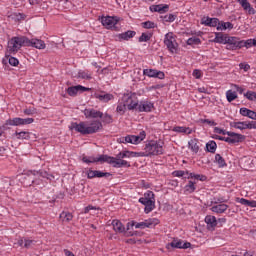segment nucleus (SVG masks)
<instances>
[{
    "label": "nucleus",
    "mask_w": 256,
    "mask_h": 256,
    "mask_svg": "<svg viewBox=\"0 0 256 256\" xmlns=\"http://www.w3.org/2000/svg\"><path fill=\"white\" fill-rule=\"evenodd\" d=\"M226 49L229 51H235L237 49H241V40L237 37L228 36L226 39Z\"/></svg>",
    "instance_id": "obj_11"
},
{
    "label": "nucleus",
    "mask_w": 256,
    "mask_h": 256,
    "mask_svg": "<svg viewBox=\"0 0 256 256\" xmlns=\"http://www.w3.org/2000/svg\"><path fill=\"white\" fill-rule=\"evenodd\" d=\"M237 203H240L241 205H245V207H256V201L255 200H247L245 198H236Z\"/></svg>",
    "instance_id": "obj_32"
},
{
    "label": "nucleus",
    "mask_w": 256,
    "mask_h": 256,
    "mask_svg": "<svg viewBox=\"0 0 256 256\" xmlns=\"http://www.w3.org/2000/svg\"><path fill=\"white\" fill-rule=\"evenodd\" d=\"M240 69H243V71L247 72L249 69H251V66L248 63H240L239 64Z\"/></svg>",
    "instance_id": "obj_56"
},
{
    "label": "nucleus",
    "mask_w": 256,
    "mask_h": 256,
    "mask_svg": "<svg viewBox=\"0 0 256 256\" xmlns=\"http://www.w3.org/2000/svg\"><path fill=\"white\" fill-rule=\"evenodd\" d=\"M97 209H99V208H97L93 205H89V206L84 208V213L87 214V213H89V211H93V210H97Z\"/></svg>",
    "instance_id": "obj_58"
},
{
    "label": "nucleus",
    "mask_w": 256,
    "mask_h": 256,
    "mask_svg": "<svg viewBox=\"0 0 256 256\" xmlns=\"http://www.w3.org/2000/svg\"><path fill=\"white\" fill-rule=\"evenodd\" d=\"M143 75L154 79H165V73L157 69H144Z\"/></svg>",
    "instance_id": "obj_13"
},
{
    "label": "nucleus",
    "mask_w": 256,
    "mask_h": 256,
    "mask_svg": "<svg viewBox=\"0 0 256 256\" xmlns=\"http://www.w3.org/2000/svg\"><path fill=\"white\" fill-rule=\"evenodd\" d=\"M83 163H108L109 165H112L116 169H121L122 167H131V163H129L127 160H123L119 157V153L116 155V157H111L109 155H100L98 158L95 157H87L84 156L82 158Z\"/></svg>",
    "instance_id": "obj_2"
},
{
    "label": "nucleus",
    "mask_w": 256,
    "mask_h": 256,
    "mask_svg": "<svg viewBox=\"0 0 256 256\" xmlns=\"http://www.w3.org/2000/svg\"><path fill=\"white\" fill-rule=\"evenodd\" d=\"M247 129H256V122L255 121H251L249 123H247Z\"/></svg>",
    "instance_id": "obj_62"
},
{
    "label": "nucleus",
    "mask_w": 256,
    "mask_h": 256,
    "mask_svg": "<svg viewBox=\"0 0 256 256\" xmlns=\"http://www.w3.org/2000/svg\"><path fill=\"white\" fill-rule=\"evenodd\" d=\"M172 131L175 133H184V135H191L193 133V130L189 127L184 126H175Z\"/></svg>",
    "instance_id": "obj_29"
},
{
    "label": "nucleus",
    "mask_w": 256,
    "mask_h": 256,
    "mask_svg": "<svg viewBox=\"0 0 256 256\" xmlns=\"http://www.w3.org/2000/svg\"><path fill=\"white\" fill-rule=\"evenodd\" d=\"M227 29H233V23L223 22L217 26V31H225Z\"/></svg>",
    "instance_id": "obj_37"
},
{
    "label": "nucleus",
    "mask_w": 256,
    "mask_h": 256,
    "mask_svg": "<svg viewBox=\"0 0 256 256\" xmlns=\"http://www.w3.org/2000/svg\"><path fill=\"white\" fill-rule=\"evenodd\" d=\"M25 115H33V113H35V110L31 109V108H27L24 110Z\"/></svg>",
    "instance_id": "obj_63"
},
{
    "label": "nucleus",
    "mask_w": 256,
    "mask_h": 256,
    "mask_svg": "<svg viewBox=\"0 0 256 256\" xmlns=\"http://www.w3.org/2000/svg\"><path fill=\"white\" fill-rule=\"evenodd\" d=\"M214 133H217L218 135H227V133H229V131L223 130L219 127H215L214 128Z\"/></svg>",
    "instance_id": "obj_52"
},
{
    "label": "nucleus",
    "mask_w": 256,
    "mask_h": 256,
    "mask_svg": "<svg viewBox=\"0 0 256 256\" xmlns=\"http://www.w3.org/2000/svg\"><path fill=\"white\" fill-rule=\"evenodd\" d=\"M244 97H246L248 101H256V92L247 91L246 93H244Z\"/></svg>",
    "instance_id": "obj_46"
},
{
    "label": "nucleus",
    "mask_w": 256,
    "mask_h": 256,
    "mask_svg": "<svg viewBox=\"0 0 256 256\" xmlns=\"http://www.w3.org/2000/svg\"><path fill=\"white\" fill-rule=\"evenodd\" d=\"M242 47H246V49L256 47V39L241 40V49Z\"/></svg>",
    "instance_id": "obj_33"
},
{
    "label": "nucleus",
    "mask_w": 256,
    "mask_h": 256,
    "mask_svg": "<svg viewBox=\"0 0 256 256\" xmlns=\"http://www.w3.org/2000/svg\"><path fill=\"white\" fill-rule=\"evenodd\" d=\"M154 107L155 106L152 102L141 101L138 105L137 111H139V113H151Z\"/></svg>",
    "instance_id": "obj_16"
},
{
    "label": "nucleus",
    "mask_w": 256,
    "mask_h": 256,
    "mask_svg": "<svg viewBox=\"0 0 256 256\" xmlns=\"http://www.w3.org/2000/svg\"><path fill=\"white\" fill-rule=\"evenodd\" d=\"M15 137L17 139H26V140H29L31 139V133L29 132H25V131H22V132H15Z\"/></svg>",
    "instance_id": "obj_38"
},
{
    "label": "nucleus",
    "mask_w": 256,
    "mask_h": 256,
    "mask_svg": "<svg viewBox=\"0 0 256 256\" xmlns=\"http://www.w3.org/2000/svg\"><path fill=\"white\" fill-rule=\"evenodd\" d=\"M174 177H186V175H189V171H183V170H176L173 172Z\"/></svg>",
    "instance_id": "obj_48"
},
{
    "label": "nucleus",
    "mask_w": 256,
    "mask_h": 256,
    "mask_svg": "<svg viewBox=\"0 0 256 256\" xmlns=\"http://www.w3.org/2000/svg\"><path fill=\"white\" fill-rule=\"evenodd\" d=\"M227 38H228L227 35L220 33V32H216L215 38H214V43H220V44L226 45Z\"/></svg>",
    "instance_id": "obj_28"
},
{
    "label": "nucleus",
    "mask_w": 256,
    "mask_h": 256,
    "mask_svg": "<svg viewBox=\"0 0 256 256\" xmlns=\"http://www.w3.org/2000/svg\"><path fill=\"white\" fill-rule=\"evenodd\" d=\"M192 75L195 77V79H201V77H203V73L199 69L193 70Z\"/></svg>",
    "instance_id": "obj_51"
},
{
    "label": "nucleus",
    "mask_w": 256,
    "mask_h": 256,
    "mask_svg": "<svg viewBox=\"0 0 256 256\" xmlns=\"http://www.w3.org/2000/svg\"><path fill=\"white\" fill-rule=\"evenodd\" d=\"M33 118H13L6 120L5 125H10L12 127H19L21 125H31L33 123Z\"/></svg>",
    "instance_id": "obj_9"
},
{
    "label": "nucleus",
    "mask_w": 256,
    "mask_h": 256,
    "mask_svg": "<svg viewBox=\"0 0 256 256\" xmlns=\"http://www.w3.org/2000/svg\"><path fill=\"white\" fill-rule=\"evenodd\" d=\"M219 25H221L219 23V19H217V18H210V26L209 27H217Z\"/></svg>",
    "instance_id": "obj_53"
},
{
    "label": "nucleus",
    "mask_w": 256,
    "mask_h": 256,
    "mask_svg": "<svg viewBox=\"0 0 256 256\" xmlns=\"http://www.w3.org/2000/svg\"><path fill=\"white\" fill-rule=\"evenodd\" d=\"M227 209H229V205L227 204H217V205H213L210 210L213 212V213H218V214H221V213H225L227 211Z\"/></svg>",
    "instance_id": "obj_23"
},
{
    "label": "nucleus",
    "mask_w": 256,
    "mask_h": 256,
    "mask_svg": "<svg viewBox=\"0 0 256 256\" xmlns=\"http://www.w3.org/2000/svg\"><path fill=\"white\" fill-rule=\"evenodd\" d=\"M237 2L239 3V5H241L244 11H247L248 15H255V8L251 6L249 0H237Z\"/></svg>",
    "instance_id": "obj_19"
},
{
    "label": "nucleus",
    "mask_w": 256,
    "mask_h": 256,
    "mask_svg": "<svg viewBox=\"0 0 256 256\" xmlns=\"http://www.w3.org/2000/svg\"><path fill=\"white\" fill-rule=\"evenodd\" d=\"M22 47H27V37H13L8 41V53H17Z\"/></svg>",
    "instance_id": "obj_5"
},
{
    "label": "nucleus",
    "mask_w": 256,
    "mask_h": 256,
    "mask_svg": "<svg viewBox=\"0 0 256 256\" xmlns=\"http://www.w3.org/2000/svg\"><path fill=\"white\" fill-rule=\"evenodd\" d=\"M84 115L86 119H100L103 117V112L95 110L93 108H86L84 110Z\"/></svg>",
    "instance_id": "obj_17"
},
{
    "label": "nucleus",
    "mask_w": 256,
    "mask_h": 256,
    "mask_svg": "<svg viewBox=\"0 0 256 256\" xmlns=\"http://www.w3.org/2000/svg\"><path fill=\"white\" fill-rule=\"evenodd\" d=\"M96 99H99L102 103H109V101H113L114 96L110 93H102L96 94Z\"/></svg>",
    "instance_id": "obj_25"
},
{
    "label": "nucleus",
    "mask_w": 256,
    "mask_h": 256,
    "mask_svg": "<svg viewBox=\"0 0 256 256\" xmlns=\"http://www.w3.org/2000/svg\"><path fill=\"white\" fill-rule=\"evenodd\" d=\"M95 177L101 178V177H111V173L109 172H102L99 170H95Z\"/></svg>",
    "instance_id": "obj_49"
},
{
    "label": "nucleus",
    "mask_w": 256,
    "mask_h": 256,
    "mask_svg": "<svg viewBox=\"0 0 256 256\" xmlns=\"http://www.w3.org/2000/svg\"><path fill=\"white\" fill-rule=\"evenodd\" d=\"M137 33L135 31L128 30L124 33L118 35V39H122L123 41H129V39H133V36Z\"/></svg>",
    "instance_id": "obj_31"
},
{
    "label": "nucleus",
    "mask_w": 256,
    "mask_h": 256,
    "mask_svg": "<svg viewBox=\"0 0 256 256\" xmlns=\"http://www.w3.org/2000/svg\"><path fill=\"white\" fill-rule=\"evenodd\" d=\"M138 201L145 206L144 213L146 214L151 213L155 209V193L153 191H147Z\"/></svg>",
    "instance_id": "obj_4"
},
{
    "label": "nucleus",
    "mask_w": 256,
    "mask_h": 256,
    "mask_svg": "<svg viewBox=\"0 0 256 256\" xmlns=\"http://www.w3.org/2000/svg\"><path fill=\"white\" fill-rule=\"evenodd\" d=\"M226 99H227L228 103H231V102L235 101V99H237V92H233L232 90H228L226 92Z\"/></svg>",
    "instance_id": "obj_40"
},
{
    "label": "nucleus",
    "mask_w": 256,
    "mask_h": 256,
    "mask_svg": "<svg viewBox=\"0 0 256 256\" xmlns=\"http://www.w3.org/2000/svg\"><path fill=\"white\" fill-rule=\"evenodd\" d=\"M215 161L218 164V167H227V163L225 162V159L222 158L221 154L215 155Z\"/></svg>",
    "instance_id": "obj_41"
},
{
    "label": "nucleus",
    "mask_w": 256,
    "mask_h": 256,
    "mask_svg": "<svg viewBox=\"0 0 256 256\" xmlns=\"http://www.w3.org/2000/svg\"><path fill=\"white\" fill-rule=\"evenodd\" d=\"M240 115H242V117H248L249 119L256 121V112L249 110L248 108H240Z\"/></svg>",
    "instance_id": "obj_24"
},
{
    "label": "nucleus",
    "mask_w": 256,
    "mask_h": 256,
    "mask_svg": "<svg viewBox=\"0 0 256 256\" xmlns=\"http://www.w3.org/2000/svg\"><path fill=\"white\" fill-rule=\"evenodd\" d=\"M116 111L120 115H125V112L127 111V103L123 100L119 102L117 105Z\"/></svg>",
    "instance_id": "obj_35"
},
{
    "label": "nucleus",
    "mask_w": 256,
    "mask_h": 256,
    "mask_svg": "<svg viewBox=\"0 0 256 256\" xmlns=\"http://www.w3.org/2000/svg\"><path fill=\"white\" fill-rule=\"evenodd\" d=\"M205 223L208 231H213L217 227V218L213 215H207L205 217Z\"/></svg>",
    "instance_id": "obj_21"
},
{
    "label": "nucleus",
    "mask_w": 256,
    "mask_h": 256,
    "mask_svg": "<svg viewBox=\"0 0 256 256\" xmlns=\"http://www.w3.org/2000/svg\"><path fill=\"white\" fill-rule=\"evenodd\" d=\"M78 77L80 79H86L87 81H90V79H92L91 73H89V71H79Z\"/></svg>",
    "instance_id": "obj_43"
},
{
    "label": "nucleus",
    "mask_w": 256,
    "mask_h": 256,
    "mask_svg": "<svg viewBox=\"0 0 256 256\" xmlns=\"http://www.w3.org/2000/svg\"><path fill=\"white\" fill-rule=\"evenodd\" d=\"M228 137H226L225 142L230 144L241 143L245 141V135L237 134L235 132H227Z\"/></svg>",
    "instance_id": "obj_12"
},
{
    "label": "nucleus",
    "mask_w": 256,
    "mask_h": 256,
    "mask_svg": "<svg viewBox=\"0 0 256 256\" xmlns=\"http://www.w3.org/2000/svg\"><path fill=\"white\" fill-rule=\"evenodd\" d=\"M26 47H35V49H45V42L37 38H32L31 40L27 38Z\"/></svg>",
    "instance_id": "obj_18"
},
{
    "label": "nucleus",
    "mask_w": 256,
    "mask_h": 256,
    "mask_svg": "<svg viewBox=\"0 0 256 256\" xmlns=\"http://www.w3.org/2000/svg\"><path fill=\"white\" fill-rule=\"evenodd\" d=\"M33 175H40V177H47V172L34 171Z\"/></svg>",
    "instance_id": "obj_64"
},
{
    "label": "nucleus",
    "mask_w": 256,
    "mask_h": 256,
    "mask_svg": "<svg viewBox=\"0 0 256 256\" xmlns=\"http://www.w3.org/2000/svg\"><path fill=\"white\" fill-rule=\"evenodd\" d=\"M164 45H166L170 53H177L179 44L177 43V36L173 32H168L164 36Z\"/></svg>",
    "instance_id": "obj_6"
},
{
    "label": "nucleus",
    "mask_w": 256,
    "mask_h": 256,
    "mask_svg": "<svg viewBox=\"0 0 256 256\" xmlns=\"http://www.w3.org/2000/svg\"><path fill=\"white\" fill-rule=\"evenodd\" d=\"M33 245H35V240H24V247H26V249H29V247H33Z\"/></svg>",
    "instance_id": "obj_54"
},
{
    "label": "nucleus",
    "mask_w": 256,
    "mask_h": 256,
    "mask_svg": "<svg viewBox=\"0 0 256 256\" xmlns=\"http://www.w3.org/2000/svg\"><path fill=\"white\" fill-rule=\"evenodd\" d=\"M101 23L106 29H113L117 23H119V18L106 16L101 18Z\"/></svg>",
    "instance_id": "obj_14"
},
{
    "label": "nucleus",
    "mask_w": 256,
    "mask_h": 256,
    "mask_svg": "<svg viewBox=\"0 0 256 256\" xmlns=\"http://www.w3.org/2000/svg\"><path fill=\"white\" fill-rule=\"evenodd\" d=\"M231 127H234V129H240V131H243L247 129V122H233L231 123Z\"/></svg>",
    "instance_id": "obj_39"
},
{
    "label": "nucleus",
    "mask_w": 256,
    "mask_h": 256,
    "mask_svg": "<svg viewBox=\"0 0 256 256\" xmlns=\"http://www.w3.org/2000/svg\"><path fill=\"white\" fill-rule=\"evenodd\" d=\"M141 25L143 29H155V27H157V24H155V22L152 21L142 22Z\"/></svg>",
    "instance_id": "obj_45"
},
{
    "label": "nucleus",
    "mask_w": 256,
    "mask_h": 256,
    "mask_svg": "<svg viewBox=\"0 0 256 256\" xmlns=\"http://www.w3.org/2000/svg\"><path fill=\"white\" fill-rule=\"evenodd\" d=\"M112 227L116 233H125V226L119 220H113Z\"/></svg>",
    "instance_id": "obj_27"
},
{
    "label": "nucleus",
    "mask_w": 256,
    "mask_h": 256,
    "mask_svg": "<svg viewBox=\"0 0 256 256\" xmlns=\"http://www.w3.org/2000/svg\"><path fill=\"white\" fill-rule=\"evenodd\" d=\"M100 119H102V122H104L106 125L113 123V116L107 113L102 114V117Z\"/></svg>",
    "instance_id": "obj_44"
},
{
    "label": "nucleus",
    "mask_w": 256,
    "mask_h": 256,
    "mask_svg": "<svg viewBox=\"0 0 256 256\" xmlns=\"http://www.w3.org/2000/svg\"><path fill=\"white\" fill-rule=\"evenodd\" d=\"M163 144L155 140L148 141L144 146L143 152H133V151H122L119 152V157L124 159H131L133 157H153L155 155H163Z\"/></svg>",
    "instance_id": "obj_1"
},
{
    "label": "nucleus",
    "mask_w": 256,
    "mask_h": 256,
    "mask_svg": "<svg viewBox=\"0 0 256 256\" xmlns=\"http://www.w3.org/2000/svg\"><path fill=\"white\" fill-rule=\"evenodd\" d=\"M233 88H234L238 93H240V95H243V93H244V91H245V89H243L242 87H240V86L237 85V84H234V85H233Z\"/></svg>",
    "instance_id": "obj_60"
},
{
    "label": "nucleus",
    "mask_w": 256,
    "mask_h": 256,
    "mask_svg": "<svg viewBox=\"0 0 256 256\" xmlns=\"http://www.w3.org/2000/svg\"><path fill=\"white\" fill-rule=\"evenodd\" d=\"M122 101H125L126 107L129 111H133V109H138L139 103L133 101V98L129 95H124Z\"/></svg>",
    "instance_id": "obj_20"
},
{
    "label": "nucleus",
    "mask_w": 256,
    "mask_h": 256,
    "mask_svg": "<svg viewBox=\"0 0 256 256\" xmlns=\"http://www.w3.org/2000/svg\"><path fill=\"white\" fill-rule=\"evenodd\" d=\"M201 39L197 37H191L187 40V45H200Z\"/></svg>",
    "instance_id": "obj_47"
},
{
    "label": "nucleus",
    "mask_w": 256,
    "mask_h": 256,
    "mask_svg": "<svg viewBox=\"0 0 256 256\" xmlns=\"http://www.w3.org/2000/svg\"><path fill=\"white\" fill-rule=\"evenodd\" d=\"M87 91H91V88H87L82 85L71 86L67 89V93L70 97H77L78 95H81V93H85Z\"/></svg>",
    "instance_id": "obj_10"
},
{
    "label": "nucleus",
    "mask_w": 256,
    "mask_h": 256,
    "mask_svg": "<svg viewBox=\"0 0 256 256\" xmlns=\"http://www.w3.org/2000/svg\"><path fill=\"white\" fill-rule=\"evenodd\" d=\"M161 18L163 19V21H165V23H173V21L177 19V15L167 14L165 16H161Z\"/></svg>",
    "instance_id": "obj_42"
},
{
    "label": "nucleus",
    "mask_w": 256,
    "mask_h": 256,
    "mask_svg": "<svg viewBox=\"0 0 256 256\" xmlns=\"http://www.w3.org/2000/svg\"><path fill=\"white\" fill-rule=\"evenodd\" d=\"M159 225V219L149 218L143 222H132V227L135 229H153V227Z\"/></svg>",
    "instance_id": "obj_8"
},
{
    "label": "nucleus",
    "mask_w": 256,
    "mask_h": 256,
    "mask_svg": "<svg viewBox=\"0 0 256 256\" xmlns=\"http://www.w3.org/2000/svg\"><path fill=\"white\" fill-rule=\"evenodd\" d=\"M201 123H207V125H210V127H215V125H217L215 121L209 119H202Z\"/></svg>",
    "instance_id": "obj_57"
},
{
    "label": "nucleus",
    "mask_w": 256,
    "mask_h": 256,
    "mask_svg": "<svg viewBox=\"0 0 256 256\" xmlns=\"http://www.w3.org/2000/svg\"><path fill=\"white\" fill-rule=\"evenodd\" d=\"M71 129L82 135H93V133H97V131L103 129V124L99 120H93L90 125L87 122L73 123Z\"/></svg>",
    "instance_id": "obj_3"
},
{
    "label": "nucleus",
    "mask_w": 256,
    "mask_h": 256,
    "mask_svg": "<svg viewBox=\"0 0 256 256\" xmlns=\"http://www.w3.org/2000/svg\"><path fill=\"white\" fill-rule=\"evenodd\" d=\"M147 137L145 131H141L139 135H127L119 139L120 143H131L132 145H139Z\"/></svg>",
    "instance_id": "obj_7"
},
{
    "label": "nucleus",
    "mask_w": 256,
    "mask_h": 256,
    "mask_svg": "<svg viewBox=\"0 0 256 256\" xmlns=\"http://www.w3.org/2000/svg\"><path fill=\"white\" fill-rule=\"evenodd\" d=\"M194 179H197L198 181H207V176L196 174Z\"/></svg>",
    "instance_id": "obj_61"
},
{
    "label": "nucleus",
    "mask_w": 256,
    "mask_h": 256,
    "mask_svg": "<svg viewBox=\"0 0 256 256\" xmlns=\"http://www.w3.org/2000/svg\"><path fill=\"white\" fill-rule=\"evenodd\" d=\"M169 10V5L167 4H158L150 6V11L152 13H167Z\"/></svg>",
    "instance_id": "obj_22"
},
{
    "label": "nucleus",
    "mask_w": 256,
    "mask_h": 256,
    "mask_svg": "<svg viewBox=\"0 0 256 256\" xmlns=\"http://www.w3.org/2000/svg\"><path fill=\"white\" fill-rule=\"evenodd\" d=\"M196 190H197L196 183L191 180L188 181V183L184 187V193H186V195H191V193H195Z\"/></svg>",
    "instance_id": "obj_26"
},
{
    "label": "nucleus",
    "mask_w": 256,
    "mask_h": 256,
    "mask_svg": "<svg viewBox=\"0 0 256 256\" xmlns=\"http://www.w3.org/2000/svg\"><path fill=\"white\" fill-rule=\"evenodd\" d=\"M188 147L191 150L192 153H199V140L197 139H191L188 142Z\"/></svg>",
    "instance_id": "obj_30"
},
{
    "label": "nucleus",
    "mask_w": 256,
    "mask_h": 256,
    "mask_svg": "<svg viewBox=\"0 0 256 256\" xmlns=\"http://www.w3.org/2000/svg\"><path fill=\"white\" fill-rule=\"evenodd\" d=\"M151 37H153V32H144L139 37V43H147V41L151 40Z\"/></svg>",
    "instance_id": "obj_34"
},
{
    "label": "nucleus",
    "mask_w": 256,
    "mask_h": 256,
    "mask_svg": "<svg viewBox=\"0 0 256 256\" xmlns=\"http://www.w3.org/2000/svg\"><path fill=\"white\" fill-rule=\"evenodd\" d=\"M206 149L208 153H215V151H217V143L213 140L209 141L206 144Z\"/></svg>",
    "instance_id": "obj_36"
},
{
    "label": "nucleus",
    "mask_w": 256,
    "mask_h": 256,
    "mask_svg": "<svg viewBox=\"0 0 256 256\" xmlns=\"http://www.w3.org/2000/svg\"><path fill=\"white\" fill-rule=\"evenodd\" d=\"M210 24H211V18L209 17L202 18V25H206L207 27H209Z\"/></svg>",
    "instance_id": "obj_59"
},
{
    "label": "nucleus",
    "mask_w": 256,
    "mask_h": 256,
    "mask_svg": "<svg viewBox=\"0 0 256 256\" xmlns=\"http://www.w3.org/2000/svg\"><path fill=\"white\" fill-rule=\"evenodd\" d=\"M8 61L12 67H17L19 65V60L15 57H10Z\"/></svg>",
    "instance_id": "obj_50"
},
{
    "label": "nucleus",
    "mask_w": 256,
    "mask_h": 256,
    "mask_svg": "<svg viewBox=\"0 0 256 256\" xmlns=\"http://www.w3.org/2000/svg\"><path fill=\"white\" fill-rule=\"evenodd\" d=\"M85 174L88 179H95V170H87Z\"/></svg>",
    "instance_id": "obj_55"
},
{
    "label": "nucleus",
    "mask_w": 256,
    "mask_h": 256,
    "mask_svg": "<svg viewBox=\"0 0 256 256\" xmlns=\"http://www.w3.org/2000/svg\"><path fill=\"white\" fill-rule=\"evenodd\" d=\"M172 247V249H189L191 247L190 242H185L181 239L174 238L173 241L168 244V247Z\"/></svg>",
    "instance_id": "obj_15"
}]
</instances>
